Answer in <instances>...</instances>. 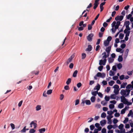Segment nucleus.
Segmentation results:
<instances>
[{"label": "nucleus", "mask_w": 133, "mask_h": 133, "mask_svg": "<svg viewBox=\"0 0 133 133\" xmlns=\"http://www.w3.org/2000/svg\"><path fill=\"white\" fill-rule=\"evenodd\" d=\"M130 91V90L127 89L125 90L122 89L121 91L120 94L123 96H125V97H126L129 95Z\"/></svg>", "instance_id": "f257e3e1"}, {"label": "nucleus", "mask_w": 133, "mask_h": 133, "mask_svg": "<svg viewBox=\"0 0 133 133\" xmlns=\"http://www.w3.org/2000/svg\"><path fill=\"white\" fill-rule=\"evenodd\" d=\"M121 102L123 103L124 104L127 105H130L132 104L131 102H129L124 96H122L121 97Z\"/></svg>", "instance_id": "f03ea898"}, {"label": "nucleus", "mask_w": 133, "mask_h": 133, "mask_svg": "<svg viewBox=\"0 0 133 133\" xmlns=\"http://www.w3.org/2000/svg\"><path fill=\"white\" fill-rule=\"evenodd\" d=\"M84 22L81 21L79 24V25L80 27H78V30L79 31H82L83 30V28L87 26L86 24H83Z\"/></svg>", "instance_id": "7ed1b4c3"}, {"label": "nucleus", "mask_w": 133, "mask_h": 133, "mask_svg": "<svg viewBox=\"0 0 133 133\" xmlns=\"http://www.w3.org/2000/svg\"><path fill=\"white\" fill-rule=\"evenodd\" d=\"M113 88L114 89V92L116 94L118 95L120 90L119 86L117 85H115L113 87Z\"/></svg>", "instance_id": "20e7f679"}, {"label": "nucleus", "mask_w": 133, "mask_h": 133, "mask_svg": "<svg viewBox=\"0 0 133 133\" xmlns=\"http://www.w3.org/2000/svg\"><path fill=\"white\" fill-rule=\"evenodd\" d=\"M129 24L130 22L129 21H126L124 23V25L125 26L126 28V29L124 30L130 31V28L129 26Z\"/></svg>", "instance_id": "39448f33"}, {"label": "nucleus", "mask_w": 133, "mask_h": 133, "mask_svg": "<svg viewBox=\"0 0 133 133\" xmlns=\"http://www.w3.org/2000/svg\"><path fill=\"white\" fill-rule=\"evenodd\" d=\"M124 33L126 34V35L125 37V40L126 41H127L128 39V37L130 33V31H126V30H124Z\"/></svg>", "instance_id": "423d86ee"}, {"label": "nucleus", "mask_w": 133, "mask_h": 133, "mask_svg": "<svg viewBox=\"0 0 133 133\" xmlns=\"http://www.w3.org/2000/svg\"><path fill=\"white\" fill-rule=\"evenodd\" d=\"M107 61L106 59H104L103 60L101 59L99 61V64L100 65H105L106 64Z\"/></svg>", "instance_id": "0eeeda50"}, {"label": "nucleus", "mask_w": 133, "mask_h": 133, "mask_svg": "<svg viewBox=\"0 0 133 133\" xmlns=\"http://www.w3.org/2000/svg\"><path fill=\"white\" fill-rule=\"evenodd\" d=\"M30 125L31 128H33L34 129H35L37 126V124L35 123L34 121L31 122L30 124Z\"/></svg>", "instance_id": "6e6552de"}, {"label": "nucleus", "mask_w": 133, "mask_h": 133, "mask_svg": "<svg viewBox=\"0 0 133 133\" xmlns=\"http://www.w3.org/2000/svg\"><path fill=\"white\" fill-rule=\"evenodd\" d=\"M116 24V22L115 21H114L111 24V26L112 27V28L111 29V30L113 33H114L116 31V30L117 29L115 28H114Z\"/></svg>", "instance_id": "1a4fd4ad"}, {"label": "nucleus", "mask_w": 133, "mask_h": 133, "mask_svg": "<svg viewBox=\"0 0 133 133\" xmlns=\"http://www.w3.org/2000/svg\"><path fill=\"white\" fill-rule=\"evenodd\" d=\"M85 103L86 105H90L91 104L90 101L89 100H82V103L84 104Z\"/></svg>", "instance_id": "9d476101"}, {"label": "nucleus", "mask_w": 133, "mask_h": 133, "mask_svg": "<svg viewBox=\"0 0 133 133\" xmlns=\"http://www.w3.org/2000/svg\"><path fill=\"white\" fill-rule=\"evenodd\" d=\"M129 108V107L126 106L124 109L121 110V114H124L125 113V111L126 110H128Z\"/></svg>", "instance_id": "9b49d317"}, {"label": "nucleus", "mask_w": 133, "mask_h": 133, "mask_svg": "<svg viewBox=\"0 0 133 133\" xmlns=\"http://www.w3.org/2000/svg\"><path fill=\"white\" fill-rule=\"evenodd\" d=\"M109 54H107L106 52H104L102 54V55H104L102 57V58H103L104 59H106L109 56Z\"/></svg>", "instance_id": "f8f14e48"}, {"label": "nucleus", "mask_w": 133, "mask_h": 133, "mask_svg": "<svg viewBox=\"0 0 133 133\" xmlns=\"http://www.w3.org/2000/svg\"><path fill=\"white\" fill-rule=\"evenodd\" d=\"M123 16H117L115 18V20L116 21L119 20L121 21L123 19Z\"/></svg>", "instance_id": "ddd939ff"}, {"label": "nucleus", "mask_w": 133, "mask_h": 133, "mask_svg": "<svg viewBox=\"0 0 133 133\" xmlns=\"http://www.w3.org/2000/svg\"><path fill=\"white\" fill-rule=\"evenodd\" d=\"M124 125L123 124H121L120 125H119L118 127V128L120 130H122V132H125V130L123 128L124 127Z\"/></svg>", "instance_id": "4468645a"}, {"label": "nucleus", "mask_w": 133, "mask_h": 133, "mask_svg": "<svg viewBox=\"0 0 133 133\" xmlns=\"http://www.w3.org/2000/svg\"><path fill=\"white\" fill-rule=\"evenodd\" d=\"M99 0H96L95 1L94 4V9H95L97 7L99 4L98 2Z\"/></svg>", "instance_id": "2eb2a0df"}, {"label": "nucleus", "mask_w": 133, "mask_h": 133, "mask_svg": "<svg viewBox=\"0 0 133 133\" xmlns=\"http://www.w3.org/2000/svg\"><path fill=\"white\" fill-rule=\"evenodd\" d=\"M111 46H110L106 48L105 50V51L107 52V54H110V51L111 50Z\"/></svg>", "instance_id": "dca6fc26"}, {"label": "nucleus", "mask_w": 133, "mask_h": 133, "mask_svg": "<svg viewBox=\"0 0 133 133\" xmlns=\"http://www.w3.org/2000/svg\"><path fill=\"white\" fill-rule=\"evenodd\" d=\"M116 51L117 52H120L121 54H123L124 52V50L121 48H117L116 49Z\"/></svg>", "instance_id": "f3484780"}, {"label": "nucleus", "mask_w": 133, "mask_h": 133, "mask_svg": "<svg viewBox=\"0 0 133 133\" xmlns=\"http://www.w3.org/2000/svg\"><path fill=\"white\" fill-rule=\"evenodd\" d=\"M74 55H72L68 59L67 62V63L68 64H69V63L71 62L72 59L74 57Z\"/></svg>", "instance_id": "a211bd4d"}, {"label": "nucleus", "mask_w": 133, "mask_h": 133, "mask_svg": "<svg viewBox=\"0 0 133 133\" xmlns=\"http://www.w3.org/2000/svg\"><path fill=\"white\" fill-rule=\"evenodd\" d=\"M117 95L115 94H111L110 96V98L111 99H115L117 97Z\"/></svg>", "instance_id": "6ab92c4d"}, {"label": "nucleus", "mask_w": 133, "mask_h": 133, "mask_svg": "<svg viewBox=\"0 0 133 133\" xmlns=\"http://www.w3.org/2000/svg\"><path fill=\"white\" fill-rule=\"evenodd\" d=\"M93 36V35L92 34H89L87 37V38L88 40L89 41H91L92 39V37Z\"/></svg>", "instance_id": "aec40b11"}, {"label": "nucleus", "mask_w": 133, "mask_h": 133, "mask_svg": "<svg viewBox=\"0 0 133 133\" xmlns=\"http://www.w3.org/2000/svg\"><path fill=\"white\" fill-rule=\"evenodd\" d=\"M133 86H132L131 84H129L128 85L127 87H126V88L127 89L129 90H132L133 89Z\"/></svg>", "instance_id": "412c9836"}, {"label": "nucleus", "mask_w": 133, "mask_h": 133, "mask_svg": "<svg viewBox=\"0 0 133 133\" xmlns=\"http://www.w3.org/2000/svg\"><path fill=\"white\" fill-rule=\"evenodd\" d=\"M107 121L105 120H103L100 121V123L102 126H103L106 123Z\"/></svg>", "instance_id": "4be33fe9"}, {"label": "nucleus", "mask_w": 133, "mask_h": 133, "mask_svg": "<svg viewBox=\"0 0 133 133\" xmlns=\"http://www.w3.org/2000/svg\"><path fill=\"white\" fill-rule=\"evenodd\" d=\"M100 88V85L99 84H98L94 88V90H97V91H98L99 90Z\"/></svg>", "instance_id": "5701e85b"}, {"label": "nucleus", "mask_w": 133, "mask_h": 133, "mask_svg": "<svg viewBox=\"0 0 133 133\" xmlns=\"http://www.w3.org/2000/svg\"><path fill=\"white\" fill-rule=\"evenodd\" d=\"M127 84V83L126 82L123 83L121 85L120 88H124Z\"/></svg>", "instance_id": "b1692460"}, {"label": "nucleus", "mask_w": 133, "mask_h": 133, "mask_svg": "<svg viewBox=\"0 0 133 133\" xmlns=\"http://www.w3.org/2000/svg\"><path fill=\"white\" fill-rule=\"evenodd\" d=\"M131 116V117H133V112L131 110L130 111L128 115V116L129 117L130 116Z\"/></svg>", "instance_id": "393cba45"}, {"label": "nucleus", "mask_w": 133, "mask_h": 133, "mask_svg": "<svg viewBox=\"0 0 133 133\" xmlns=\"http://www.w3.org/2000/svg\"><path fill=\"white\" fill-rule=\"evenodd\" d=\"M97 93H98V91H92L91 93L92 95L93 96H95V97L97 94Z\"/></svg>", "instance_id": "a878e982"}, {"label": "nucleus", "mask_w": 133, "mask_h": 133, "mask_svg": "<svg viewBox=\"0 0 133 133\" xmlns=\"http://www.w3.org/2000/svg\"><path fill=\"white\" fill-rule=\"evenodd\" d=\"M92 49V46L91 45H88V48H87L86 51H89L91 50Z\"/></svg>", "instance_id": "bb28decb"}, {"label": "nucleus", "mask_w": 133, "mask_h": 133, "mask_svg": "<svg viewBox=\"0 0 133 133\" xmlns=\"http://www.w3.org/2000/svg\"><path fill=\"white\" fill-rule=\"evenodd\" d=\"M109 42L108 41L105 40L104 41V44L105 46H108L109 44Z\"/></svg>", "instance_id": "cd10ccee"}, {"label": "nucleus", "mask_w": 133, "mask_h": 133, "mask_svg": "<svg viewBox=\"0 0 133 133\" xmlns=\"http://www.w3.org/2000/svg\"><path fill=\"white\" fill-rule=\"evenodd\" d=\"M41 106L40 105H37L36 107V110L37 111L41 109Z\"/></svg>", "instance_id": "c85d7f7f"}, {"label": "nucleus", "mask_w": 133, "mask_h": 133, "mask_svg": "<svg viewBox=\"0 0 133 133\" xmlns=\"http://www.w3.org/2000/svg\"><path fill=\"white\" fill-rule=\"evenodd\" d=\"M124 106V104L122 103H121L118 104V107L119 109H122L123 108Z\"/></svg>", "instance_id": "c756f323"}, {"label": "nucleus", "mask_w": 133, "mask_h": 133, "mask_svg": "<svg viewBox=\"0 0 133 133\" xmlns=\"http://www.w3.org/2000/svg\"><path fill=\"white\" fill-rule=\"evenodd\" d=\"M96 97L95 96H92L90 98V100L91 102L92 103L94 102L96 100Z\"/></svg>", "instance_id": "7c9ffc66"}, {"label": "nucleus", "mask_w": 133, "mask_h": 133, "mask_svg": "<svg viewBox=\"0 0 133 133\" xmlns=\"http://www.w3.org/2000/svg\"><path fill=\"white\" fill-rule=\"evenodd\" d=\"M45 129L44 128H42L39 130V131L40 133H44L43 132H45Z\"/></svg>", "instance_id": "2f4dec72"}, {"label": "nucleus", "mask_w": 133, "mask_h": 133, "mask_svg": "<svg viewBox=\"0 0 133 133\" xmlns=\"http://www.w3.org/2000/svg\"><path fill=\"white\" fill-rule=\"evenodd\" d=\"M117 66L118 68L119 69H121L122 67V64L120 63L118 64L117 65Z\"/></svg>", "instance_id": "473e14b6"}, {"label": "nucleus", "mask_w": 133, "mask_h": 133, "mask_svg": "<svg viewBox=\"0 0 133 133\" xmlns=\"http://www.w3.org/2000/svg\"><path fill=\"white\" fill-rule=\"evenodd\" d=\"M114 59L110 57L108 58V62L109 63H112L114 61Z\"/></svg>", "instance_id": "72a5a7b5"}, {"label": "nucleus", "mask_w": 133, "mask_h": 133, "mask_svg": "<svg viewBox=\"0 0 133 133\" xmlns=\"http://www.w3.org/2000/svg\"><path fill=\"white\" fill-rule=\"evenodd\" d=\"M34 128L30 129L29 131L30 133H34L36 132V130Z\"/></svg>", "instance_id": "f704fd0d"}, {"label": "nucleus", "mask_w": 133, "mask_h": 133, "mask_svg": "<svg viewBox=\"0 0 133 133\" xmlns=\"http://www.w3.org/2000/svg\"><path fill=\"white\" fill-rule=\"evenodd\" d=\"M78 71L76 70L74 72L72 76L74 77H75L76 76V75L78 73Z\"/></svg>", "instance_id": "c9c22d12"}, {"label": "nucleus", "mask_w": 133, "mask_h": 133, "mask_svg": "<svg viewBox=\"0 0 133 133\" xmlns=\"http://www.w3.org/2000/svg\"><path fill=\"white\" fill-rule=\"evenodd\" d=\"M115 73L114 71L111 70L109 71V75L111 76H113L115 75Z\"/></svg>", "instance_id": "e433bc0d"}, {"label": "nucleus", "mask_w": 133, "mask_h": 133, "mask_svg": "<svg viewBox=\"0 0 133 133\" xmlns=\"http://www.w3.org/2000/svg\"><path fill=\"white\" fill-rule=\"evenodd\" d=\"M119 62H121L123 61V58L121 56H119L118 59Z\"/></svg>", "instance_id": "4c0bfd02"}, {"label": "nucleus", "mask_w": 133, "mask_h": 133, "mask_svg": "<svg viewBox=\"0 0 133 133\" xmlns=\"http://www.w3.org/2000/svg\"><path fill=\"white\" fill-rule=\"evenodd\" d=\"M52 92V89L49 90L47 91L46 94L48 95H50Z\"/></svg>", "instance_id": "58836bf2"}, {"label": "nucleus", "mask_w": 133, "mask_h": 133, "mask_svg": "<svg viewBox=\"0 0 133 133\" xmlns=\"http://www.w3.org/2000/svg\"><path fill=\"white\" fill-rule=\"evenodd\" d=\"M124 34H123L120 33L119 35V38L121 39H123L124 36Z\"/></svg>", "instance_id": "ea45409f"}, {"label": "nucleus", "mask_w": 133, "mask_h": 133, "mask_svg": "<svg viewBox=\"0 0 133 133\" xmlns=\"http://www.w3.org/2000/svg\"><path fill=\"white\" fill-rule=\"evenodd\" d=\"M115 83V82L113 81H111L109 83V85L110 86H112Z\"/></svg>", "instance_id": "a19ab883"}, {"label": "nucleus", "mask_w": 133, "mask_h": 133, "mask_svg": "<svg viewBox=\"0 0 133 133\" xmlns=\"http://www.w3.org/2000/svg\"><path fill=\"white\" fill-rule=\"evenodd\" d=\"M106 116V115L105 113L103 112L101 115V117L102 118H105Z\"/></svg>", "instance_id": "79ce46f5"}, {"label": "nucleus", "mask_w": 133, "mask_h": 133, "mask_svg": "<svg viewBox=\"0 0 133 133\" xmlns=\"http://www.w3.org/2000/svg\"><path fill=\"white\" fill-rule=\"evenodd\" d=\"M126 46V45L124 43H123L121 45L120 47L121 48L123 49L125 48Z\"/></svg>", "instance_id": "37998d69"}, {"label": "nucleus", "mask_w": 133, "mask_h": 133, "mask_svg": "<svg viewBox=\"0 0 133 133\" xmlns=\"http://www.w3.org/2000/svg\"><path fill=\"white\" fill-rule=\"evenodd\" d=\"M71 79L70 78H68L67 81L66 82V83L67 85H69L70 83L71 82Z\"/></svg>", "instance_id": "c03bdc74"}, {"label": "nucleus", "mask_w": 133, "mask_h": 133, "mask_svg": "<svg viewBox=\"0 0 133 133\" xmlns=\"http://www.w3.org/2000/svg\"><path fill=\"white\" fill-rule=\"evenodd\" d=\"M118 122V121L117 119L116 118H114L113 121V122L114 124H115L117 123Z\"/></svg>", "instance_id": "a18cd8bd"}, {"label": "nucleus", "mask_w": 133, "mask_h": 133, "mask_svg": "<svg viewBox=\"0 0 133 133\" xmlns=\"http://www.w3.org/2000/svg\"><path fill=\"white\" fill-rule=\"evenodd\" d=\"M10 125L12 130H14L15 129V125L14 124L12 123H11Z\"/></svg>", "instance_id": "49530a36"}, {"label": "nucleus", "mask_w": 133, "mask_h": 133, "mask_svg": "<svg viewBox=\"0 0 133 133\" xmlns=\"http://www.w3.org/2000/svg\"><path fill=\"white\" fill-rule=\"evenodd\" d=\"M113 125H108L107 127V128L109 130H110L111 129L113 128Z\"/></svg>", "instance_id": "de8ad7c7"}, {"label": "nucleus", "mask_w": 133, "mask_h": 133, "mask_svg": "<svg viewBox=\"0 0 133 133\" xmlns=\"http://www.w3.org/2000/svg\"><path fill=\"white\" fill-rule=\"evenodd\" d=\"M119 78L121 80H123L125 79L124 76L123 75H121L119 76Z\"/></svg>", "instance_id": "09e8293b"}, {"label": "nucleus", "mask_w": 133, "mask_h": 133, "mask_svg": "<svg viewBox=\"0 0 133 133\" xmlns=\"http://www.w3.org/2000/svg\"><path fill=\"white\" fill-rule=\"evenodd\" d=\"M86 55L85 53H82V59H84L86 57Z\"/></svg>", "instance_id": "8fccbe9b"}, {"label": "nucleus", "mask_w": 133, "mask_h": 133, "mask_svg": "<svg viewBox=\"0 0 133 133\" xmlns=\"http://www.w3.org/2000/svg\"><path fill=\"white\" fill-rule=\"evenodd\" d=\"M107 103V102H106L104 101H102L101 102V104L103 106L105 105Z\"/></svg>", "instance_id": "3c124183"}, {"label": "nucleus", "mask_w": 133, "mask_h": 133, "mask_svg": "<svg viewBox=\"0 0 133 133\" xmlns=\"http://www.w3.org/2000/svg\"><path fill=\"white\" fill-rule=\"evenodd\" d=\"M103 68V66L101 65L98 67V69L100 71H101Z\"/></svg>", "instance_id": "603ef678"}, {"label": "nucleus", "mask_w": 133, "mask_h": 133, "mask_svg": "<svg viewBox=\"0 0 133 133\" xmlns=\"http://www.w3.org/2000/svg\"><path fill=\"white\" fill-rule=\"evenodd\" d=\"M113 116L112 115H108L107 117V119H111L113 117Z\"/></svg>", "instance_id": "864d4df0"}, {"label": "nucleus", "mask_w": 133, "mask_h": 133, "mask_svg": "<svg viewBox=\"0 0 133 133\" xmlns=\"http://www.w3.org/2000/svg\"><path fill=\"white\" fill-rule=\"evenodd\" d=\"M105 99L106 101H109L110 98L109 97L106 96L105 97Z\"/></svg>", "instance_id": "5fc2aeb1"}, {"label": "nucleus", "mask_w": 133, "mask_h": 133, "mask_svg": "<svg viewBox=\"0 0 133 133\" xmlns=\"http://www.w3.org/2000/svg\"><path fill=\"white\" fill-rule=\"evenodd\" d=\"M128 121V118H125V119L124 121L123 122L124 123H126Z\"/></svg>", "instance_id": "6e6d98bb"}, {"label": "nucleus", "mask_w": 133, "mask_h": 133, "mask_svg": "<svg viewBox=\"0 0 133 133\" xmlns=\"http://www.w3.org/2000/svg\"><path fill=\"white\" fill-rule=\"evenodd\" d=\"M114 105L113 104H110L109 105V108L110 109H112L114 108Z\"/></svg>", "instance_id": "4d7b16f0"}, {"label": "nucleus", "mask_w": 133, "mask_h": 133, "mask_svg": "<svg viewBox=\"0 0 133 133\" xmlns=\"http://www.w3.org/2000/svg\"><path fill=\"white\" fill-rule=\"evenodd\" d=\"M64 98V95L63 94H62L60 95V99L61 100H62Z\"/></svg>", "instance_id": "13d9d810"}, {"label": "nucleus", "mask_w": 133, "mask_h": 133, "mask_svg": "<svg viewBox=\"0 0 133 133\" xmlns=\"http://www.w3.org/2000/svg\"><path fill=\"white\" fill-rule=\"evenodd\" d=\"M118 76H114L112 78L114 80H117L118 78Z\"/></svg>", "instance_id": "bf43d9fd"}, {"label": "nucleus", "mask_w": 133, "mask_h": 133, "mask_svg": "<svg viewBox=\"0 0 133 133\" xmlns=\"http://www.w3.org/2000/svg\"><path fill=\"white\" fill-rule=\"evenodd\" d=\"M112 39V37L111 36H109L108 37L107 39V41H109L110 42L111 41Z\"/></svg>", "instance_id": "052dcab7"}, {"label": "nucleus", "mask_w": 133, "mask_h": 133, "mask_svg": "<svg viewBox=\"0 0 133 133\" xmlns=\"http://www.w3.org/2000/svg\"><path fill=\"white\" fill-rule=\"evenodd\" d=\"M114 116L115 117H119L120 116V114L119 113H116L115 114Z\"/></svg>", "instance_id": "680f3d73"}, {"label": "nucleus", "mask_w": 133, "mask_h": 133, "mask_svg": "<svg viewBox=\"0 0 133 133\" xmlns=\"http://www.w3.org/2000/svg\"><path fill=\"white\" fill-rule=\"evenodd\" d=\"M112 70L115 71L116 70V67L115 65H114L112 67Z\"/></svg>", "instance_id": "e2e57ef3"}, {"label": "nucleus", "mask_w": 133, "mask_h": 133, "mask_svg": "<svg viewBox=\"0 0 133 133\" xmlns=\"http://www.w3.org/2000/svg\"><path fill=\"white\" fill-rule=\"evenodd\" d=\"M107 114L110 115H111L113 114V112L112 111H107Z\"/></svg>", "instance_id": "0e129e2a"}, {"label": "nucleus", "mask_w": 133, "mask_h": 133, "mask_svg": "<svg viewBox=\"0 0 133 133\" xmlns=\"http://www.w3.org/2000/svg\"><path fill=\"white\" fill-rule=\"evenodd\" d=\"M97 94H98V96L99 97H100L101 98H102L103 97V94L101 93H100V92H98V93H97Z\"/></svg>", "instance_id": "69168bd1"}, {"label": "nucleus", "mask_w": 133, "mask_h": 133, "mask_svg": "<svg viewBox=\"0 0 133 133\" xmlns=\"http://www.w3.org/2000/svg\"><path fill=\"white\" fill-rule=\"evenodd\" d=\"M79 100L77 99L75 101V105H78L79 103Z\"/></svg>", "instance_id": "338daca9"}, {"label": "nucleus", "mask_w": 133, "mask_h": 133, "mask_svg": "<svg viewBox=\"0 0 133 133\" xmlns=\"http://www.w3.org/2000/svg\"><path fill=\"white\" fill-rule=\"evenodd\" d=\"M101 105L100 104H96L95 107L97 108H100Z\"/></svg>", "instance_id": "774afa93"}]
</instances>
